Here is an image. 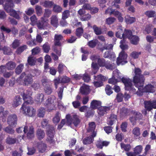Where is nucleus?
<instances>
[{
  "label": "nucleus",
  "instance_id": "obj_30",
  "mask_svg": "<svg viewBox=\"0 0 156 156\" xmlns=\"http://www.w3.org/2000/svg\"><path fill=\"white\" fill-rule=\"evenodd\" d=\"M51 23L54 27H57L58 25V19L55 16H52L51 18Z\"/></svg>",
  "mask_w": 156,
  "mask_h": 156
},
{
  "label": "nucleus",
  "instance_id": "obj_53",
  "mask_svg": "<svg viewBox=\"0 0 156 156\" xmlns=\"http://www.w3.org/2000/svg\"><path fill=\"white\" fill-rule=\"evenodd\" d=\"M124 96L121 93H119L116 95L115 101L118 102H122L123 100Z\"/></svg>",
  "mask_w": 156,
  "mask_h": 156
},
{
  "label": "nucleus",
  "instance_id": "obj_28",
  "mask_svg": "<svg viewBox=\"0 0 156 156\" xmlns=\"http://www.w3.org/2000/svg\"><path fill=\"white\" fill-rule=\"evenodd\" d=\"M131 43L135 45H137L139 41V37L136 35H132L129 39Z\"/></svg>",
  "mask_w": 156,
  "mask_h": 156
},
{
  "label": "nucleus",
  "instance_id": "obj_37",
  "mask_svg": "<svg viewBox=\"0 0 156 156\" xmlns=\"http://www.w3.org/2000/svg\"><path fill=\"white\" fill-rule=\"evenodd\" d=\"M41 83L42 85L44 87L46 86H48L50 85V81L47 78H42L41 80Z\"/></svg>",
  "mask_w": 156,
  "mask_h": 156
},
{
  "label": "nucleus",
  "instance_id": "obj_13",
  "mask_svg": "<svg viewBox=\"0 0 156 156\" xmlns=\"http://www.w3.org/2000/svg\"><path fill=\"white\" fill-rule=\"evenodd\" d=\"M96 125L94 122H90L89 123V127L87 129V132L90 133L91 136L94 137L96 136V132H95Z\"/></svg>",
  "mask_w": 156,
  "mask_h": 156
},
{
  "label": "nucleus",
  "instance_id": "obj_48",
  "mask_svg": "<svg viewBox=\"0 0 156 156\" xmlns=\"http://www.w3.org/2000/svg\"><path fill=\"white\" fill-rule=\"evenodd\" d=\"M105 67L107 69L113 70L115 68V66L111 63L109 62L106 61L105 62Z\"/></svg>",
  "mask_w": 156,
  "mask_h": 156
},
{
  "label": "nucleus",
  "instance_id": "obj_41",
  "mask_svg": "<svg viewBox=\"0 0 156 156\" xmlns=\"http://www.w3.org/2000/svg\"><path fill=\"white\" fill-rule=\"evenodd\" d=\"M97 43L98 40L97 39H94L89 41L87 44L90 47L93 48L95 47Z\"/></svg>",
  "mask_w": 156,
  "mask_h": 156
},
{
  "label": "nucleus",
  "instance_id": "obj_17",
  "mask_svg": "<svg viewBox=\"0 0 156 156\" xmlns=\"http://www.w3.org/2000/svg\"><path fill=\"white\" fill-rule=\"evenodd\" d=\"M112 107L109 106H101L98 107V115L101 116L107 113V112L109 111Z\"/></svg>",
  "mask_w": 156,
  "mask_h": 156
},
{
  "label": "nucleus",
  "instance_id": "obj_58",
  "mask_svg": "<svg viewBox=\"0 0 156 156\" xmlns=\"http://www.w3.org/2000/svg\"><path fill=\"white\" fill-rule=\"evenodd\" d=\"M128 109L124 107H123L121 108L120 111V115L123 116L126 115L128 113Z\"/></svg>",
  "mask_w": 156,
  "mask_h": 156
},
{
  "label": "nucleus",
  "instance_id": "obj_57",
  "mask_svg": "<svg viewBox=\"0 0 156 156\" xmlns=\"http://www.w3.org/2000/svg\"><path fill=\"white\" fill-rule=\"evenodd\" d=\"M20 40L16 39L12 44V47L14 49H16L20 45Z\"/></svg>",
  "mask_w": 156,
  "mask_h": 156
},
{
  "label": "nucleus",
  "instance_id": "obj_8",
  "mask_svg": "<svg viewBox=\"0 0 156 156\" xmlns=\"http://www.w3.org/2000/svg\"><path fill=\"white\" fill-rule=\"evenodd\" d=\"M146 109L142 111V113L144 115L147 114V111H150L153 108H156V101H146L144 103Z\"/></svg>",
  "mask_w": 156,
  "mask_h": 156
},
{
  "label": "nucleus",
  "instance_id": "obj_25",
  "mask_svg": "<svg viewBox=\"0 0 156 156\" xmlns=\"http://www.w3.org/2000/svg\"><path fill=\"white\" fill-rule=\"evenodd\" d=\"M27 63L26 64V66L28 64L30 66H32L35 65L36 60L35 58L33 57L30 56L28 57L27 60Z\"/></svg>",
  "mask_w": 156,
  "mask_h": 156
},
{
  "label": "nucleus",
  "instance_id": "obj_60",
  "mask_svg": "<svg viewBox=\"0 0 156 156\" xmlns=\"http://www.w3.org/2000/svg\"><path fill=\"white\" fill-rule=\"evenodd\" d=\"M11 126H9L5 128L4 129V131L8 133L11 134L13 133L14 132V130L11 128Z\"/></svg>",
  "mask_w": 156,
  "mask_h": 156
},
{
  "label": "nucleus",
  "instance_id": "obj_62",
  "mask_svg": "<svg viewBox=\"0 0 156 156\" xmlns=\"http://www.w3.org/2000/svg\"><path fill=\"white\" fill-rule=\"evenodd\" d=\"M109 144V142L107 141L99 142L98 144V148L102 149L104 146H107Z\"/></svg>",
  "mask_w": 156,
  "mask_h": 156
},
{
  "label": "nucleus",
  "instance_id": "obj_4",
  "mask_svg": "<svg viewBox=\"0 0 156 156\" xmlns=\"http://www.w3.org/2000/svg\"><path fill=\"white\" fill-rule=\"evenodd\" d=\"M135 75L133 77V81L136 87L140 84L142 85L143 82H144V76L141 74V70L138 68L135 69Z\"/></svg>",
  "mask_w": 156,
  "mask_h": 156
},
{
  "label": "nucleus",
  "instance_id": "obj_32",
  "mask_svg": "<svg viewBox=\"0 0 156 156\" xmlns=\"http://www.w3.org/2000/svg\"><path fill=\"white\" fill-rule=\"evenodd\" d=\"M17 141L16 138H13L10 136H8L6 140V143L9 145H12L15 144Z\"/></svg>",
  "mask_w": 156,
  "mask_h": 156
},
{
  "label": "nucleus",
  "instance_id": "obj_38",
  "mask_svg": "<svg viewBox=\"0 0 156 156\" xmlns=\"http://www.w3.org/2000/svg\"><path fill=\"white\" fill-rule=\"evenodd\" d=\"M91 136L87 137L85 138L83 140V143L84 144L87 145L90 144L93 142V138Z\"/></svg>",
  "mask_w": 156,
  "mask_h": 156
},
{
  "label": "nucleus",
  "instance_id": "obj_31",
  "mask_svg": "<svg viewBox=\"0 0 156 156\" xmlns=\"http://www.w3.org/2000/svg\"><path fill=\"white\" fill-rule=\"evenodd\" d=\"M91 68L92 74H95L98 72V63L93 62L91 65Z\"/></svg>",
  "mask_w": 156,
  "mask_h": 156
},
{
  "label": "nucleus",
  "instance_id": "obj_35",
  "mask_svg": "<svg viewBox=\"0 0 156 156\" xmlns=\"http://www.w3.org/2000/svg\"><path fill=\"white\" fill-rule=\"evenodd\" d=\"M43 6L45 8H51L54 4L53 2L45 0L43 2Z\"/></svg>",
  "mask_w": 156,
  "mask_h": 156
},
{
  "label": "nucleus",
  "instance_id": "obj_36",
  "mask_svg": "<svg viewBox=\"0 0 156 156\" xmlns=\"http://www.w3.org/2000/svg\"><path fill=\"white\" fill-rule=\"evenodd\" d=\"M125 22L128 24H131L136 21L135 17H131L127 16L125 17Z\"/></svg>",
  "mask_w": 156,
  "mask_h": 156
},
{
  "label": "nucleus",
  "instance_id": "obj_5",
  "mask_svg": "<svg viewBox=\"0 0 156 156\" xmlns=\"http://www.w3.org/2000/svg\"><path fill=\"white\" fill-rule=\"evenodd\" d=\"M46 129V134L47 136V141L49 142L50 144L54 143L55 140L54 138L55 134L54 127L49 124Z\"/></svg>",
  "mask_w": 156,
  "mask_h": 156
},
{
  "label": "nucleus",
  "instance_id": "obj_20",
  "mask_svg": "<svg viewBox=\"0 0 156 156\" xmlns=\"http://www.w3.org/2000/svg\"><path fill=\"white\" fill-rule=\"evenodd\" d=\"M73 124L75 126H77L81 122L80 117L74 114L73 115Z\"/></svg>",
  "mask_w": 156,
  "mask_h": 156
},
{
  "label": "nucleus",
  "instance_id": "obj_52",
  "mask_svg": "<svg viewBox=\"0 0 156 156\" xmlns=\"http://www.w3.org/2000/svg\"><path fill=\"white\" fill-rule=\"evenodd\" d=\"M66 66L63 63H60L58 64L57 68L59 74L62 73Z\"/></svg>",
  "mask_w": 156,
  "mask_h": 156
},
{
  "label": "nucleus",
  "instance_id": "obj_10",
  "mask_svg": "<svg viewBox=\"0 0 156 156\" xmlns=\"http://www.w3.org/2000/svg\"><path fill=\"white\" fill-rule=\"evenodd\" d=\"M127 57V55L122 51L119 54V56L117 58L116 63L118 65L120 64H123L124 63H127V61H126Z\"/></svg>",
  "mask_w": 156,
  "mask_h": 156
},
{
  "label": "nucleus",
  "instance_id": "obj_59",
  "mask_svg": "<svg viewBox=\"0 0 156 156\" xmlns=\"http://www.w3.org/2000/svg\"><path fill=\"white\" fill-rule=\"evenodd\" d=\"M82 78L85 82L88 83L90 80V77L87 73H85L83 75Z\"/></svg>",
  "mask_w": 156,
  "mask_h": 156
},
{
  "label": "nucleus",
  "instance_id": "obj_11",
  "mask_svg": "<svg viewBox=\"0 0 156 156\" xmlns=\"http://www.w3.org/2000/svg\"><path fill=\"white\" fill-rule=\"evenodd\" d=\"M17 118L14 114L9 115L8 118L7 122L9 126L12 127H15L17 125Z\"/></svg>",
  "mask_w": 156,
  "mask_h": 156
},
{
  "label": "nucleus",
  "instance_id": "obj_2",
  "mask_svg": "<svg viewBox=\"0 0 156 156\" xmlns=\"http://www.w3.org/2000/svg\"><path fill=\"white\" fill-rule=\"evenodd\" d=\"M16 131L18 133H22L23 131L25 133H27V136L28 139H32L34 136V129L30 125H26L24 127H19L16 129Z\"/></svg>",
  "mask_w": 156,
  "mask_h": 156
},
{
  "label": "nucleus",
  "instance_id": "obj_16",
  "mask_svg": "<svg viewBox=\"0 0 156 156\" xmlns=\"http://www.w3.org/2000/svg\"><path fill=\"white\" fill-rule=\"evenodd\" d=\"M9 9V11H5L7 13H9L10 16L18 20H19L20 18V15L21 14V12L20 11H16L12 9V8H11Z\"/></svg>",
  "mask_w": 156,
  "mask_h": 156
},
{
  "label": "nucleus",
  "instance_id": "obj_26",
  "mask_svg": "<svg viewBox=\"0 0 156 156\" xmlns=\"http://www.w3.org/2000/svg\"><path fill=\"white\" fill-rule=\"evenodd\" d=\"M103 57L105 58H109L112 59L115 57V53L110 51H106L104 53Z\"/></svg>",
  "mask_w": 156,
  "mask_h": 156
},
{
  "label": "nucleus",
  "instance_id": "obj_40",
  "mask_svg": "<svg viewBox=\"0 0 156 156\" xmlns=\"http://www.w3.org/2000/svg\"><path fill=\"white\" fill-rule=\"evenodd\" d=\"M35 9L36 13L38 16H41L43 14L42 9L41 6L37 5H36Z\"/></svg>",
  "mask_w": 156,
  "mask_h": 156
},
{
  "label": "nucleus",
  "instance_id": "obj_7",
  "mask_svg": "<svg viewBox=\"0 0 156 156\" xmlns=\"http://www.w3.org/2000/svg\"><path fill=\"white\" fill-rule=\"evenodd\" d=\"M122 81L124 84L126 90L136 93V89L133 87L131 80L128 78L123 77L122 79Z\"/></svg>",
  "mask_w": 156,
  "mask_h": 156
},
{
  "label": "nucleus",
  "instance_id": "obj_6",
  "mask_svg": "<svg viewBox=\"0 0 156 156\" xmlns=\"http://www.w3.org/2000/svg\"><path fill=\"white\" fill-rule=\"evenodd\" d=\"M20 110L23 114L29 116H33L35 114L36 110L33 107L24 105V104L22 105Z\"/></svg>",
  "mask_w": 156,
  "mask_h": 156
},
{
  "label": "nucleus",
  "instance_id": "obj_47",
  "mask_svg": "<svg viewBox=\"0 0 156 156\" xmlns=\"http://www.w3.org/2000/svg\"><path fill=\"white\" fill-rule=\"evenodd\" d=\"M30 19L31 21L30 24L32 26L35 25L38 22L37 19L35 15H34L31 16L30 18Z\"/></svg>",
  "mask_w": 156,
  "mask_h": 156
},
{
  "label": "nucleus",
  "instance_id": "obj_39",
  "mask_svg": "<svg viewBox=\"0 0 156 156\" xmlns=\"http://www.w3.org/2000/svg\"><path fill=\"white\" fill-rule=\"evenodd\" d=\"M83 32V30L82 27H78L76 29L75 34L79 38L81 37Z\"/></svg>",
  "mask_w": 156,
  "mask_h": 156
},
{
  "label": "nucleus",
  "instance_id": "obj_54",
  "mask_svg": "<svg viewBox=\"0 0 156 156\" xmlns=\"http://www.w3.org/2000/svg\"><path fill=\"white\" fill-rule=\"evenodd\" d=\"M45 113V109L43 108H41L38 110L37 116L39 117H43Z\"/></svg>",
  "mask_w": 156,
  "mask_h": 156
},
{
  "label": "nucleus",
  "instance_id": "obj_33",
  "mask_svg": "<svg viewBox=\"0 0 156 156\" xmlns=\"http://www.w3.org/2000/svg\"><path fill=\"white\" fill-rule=\"evenodd\" d=\"M7 69L8 70H12L16 66V63L12 61H9L6 64Z\"/></svg>",
  "mask_w": 156,
  "mask_h": 156
},
{
  "label": "nucleus",
  "instance_id": "obj_34",
  "mask_svg": "<svg viewBox=\"0 0 156 156\" xmlns=\"http://www.w3.org/2000/svg\"><path fill=\"white\" fill-rule=\"evenodd\" d=\"M24 67V64L23 63H21L18 65L15 70L16 74L18 75L20 74L22 72Z\"/></svg>",
  "mask_w": 156,
  "mask_h": 156
},
{
  "label": "nucleus",
  "instance_id": "obj_56",
  "mask_svg": "<svg viewBox=\"0 0 156 156\" xmlns=\"http://www.w3.org/2000/svg\"><path fill=\"white\" fill-rule=\"evenodd\" d=\"M90 107L91 109H96L98 108V100H93L91 102Z\"/></svg>",
  "mask_w": 156,
  "mask_h": 156
},
{
  "label": "nucleus",
  "instance_id": "obj_63",
  "mask_svg": "<svg viewBox=\"0 0 156 156\" xmlns=\"http://www.w3.org/2000/svg\"><path fill=\"white\" fill-rule=\"evenodd\" d=\"M60 119V117L59 116V113L58 112L56 114L55 117L53 118L52 120L54 124H57L59 122Z\"/></svg>",
  "mask_w": 156,
  "mask_h": 156
},
{
  "label": "nucleus",
  "instance_id": "obj_49",
  "mask_svg": "<svg viewBox=\"0 0 156 156\" xmlns=\"http://www.w3.org/2000/svg\"><path fill=\"white\" fill-rule=\"evenodd\" d=\"M2 50L3 51V53L5 55H10L12 53L11 49L9 47L5 46Z\"/></svg>",
  "mask_w": 156,
  "mask_h": 156
},
{
  "label": "nucleus",
  "instance_id": "obj_3",
  "mask_svg": "<svg viewBox=\"0 0 156 156\" xmlns=\"http://www.w3.org/2000/svg\"><path fill=\"white\" fill-rule=\"evenodd\" d=\"M144 83L143 82L142 85H141V84H140L136 87L138 91H137L136 92V94L138 95H142L144 92L153 93L155 91L154 87L151 84H148L144 88L143 87Z\"/></svg>",
  "mask_w": 156,
  "mask_h": 156
},
{
  "label": "nucleus",
  "instance_id": "obj_14",
  "mask_svg": "<svg viewBox=\"0 0 156 156\" xmlns=\"http://www.w3.org/2000/svg\"><path fill=\"white\" fill-rule=\"evenodd\" d=\"M54 101L51 97H48L44 105L48 110H52L54 109L55 106L53 104Z\"/></svg>",
  "mask_w": 156,
  "mask_h": 156
},
{
  "label": "nucleus",
  "instance_id": "obj_44",
  "mask_svg": "<svg viewBox=\"0 0 156 156\" xmlns=\"http://www.w3.org/2000/svg\"><path fill=\"white\" fill-rule=\"evenodd\" d=\"M42 49L44 52L48 53L50 49V46L48 42H46L42 46Z\"/></svg>",
  "mask_w": 156,
  "mask_h": 156
},
{
  "label": "nucleus",
  "instance_id": "obj_46",
  "mask_svg": "<svg viewBox=\"0 0 156 156\" xmlns=\"http://www.w3.org/2000/svg\"><path fill=\"white\" fill-rule=\"evenodd\" d=\"M62 10V8L60 6L54 4L53 5V11L55 13L61 12Z\"/></svg>",
  "mask_w": 156,
  "mask_h": 156
},
{
  "label": "nucleus",
  "instance_id": "obj_29",
  "mask_svg": "<svg viewBox=\"0 0 156 156\" xmlns=\"http://www.w3.org/2000/svg\"><path fill=\"white\" fill-rule=\"evenodd\" d=\"M107 80L106 78L101 75H98V87L103 85V82Z\"/></svg>",
  "mask_w": 156,
  "mask_h": 156
},
{
  "label": "nucleus",
  "instance_id": "obj_23",
  "mask_svg": "<svg viewBox=\"0 0 156 156\" xmlns=\"http://www.w3.org/2000/svg\"><path fill=\"white\" fill-rule=\"evenodd\" d=\"M36 136L39 140L43 139L45 135L44 131L41 129H38L36 131Z\"/></svg>",
  "mask_w": 156,
  "mask_h": 156
},
{
  "label": "nucleus",
  "instance_id": "obj_21",
  "mask_svg": "<svg viewBox=\"0 0 156 156\" xmlns=\"http://www.w3.org/2000/svg\"><path fill=\"white\" fill-rule=\"evenodd\" d=\"M37 147L39 152L41 153L44 152L47 148L46 144L43 143L42 141H41L38 144Z\"/></svg>",
  "mask_w": 156,
  "mask_h": 156
},
{
  "label": "nucleus",
  "instance_id": "obj_42",
  "mask_svg": "<svg viewBox=\"0 0 156 156\" xmlns=\"http://www.w3.org/2000/svg\"><path fill=\"white\" fill-rule=\"evenodd\" d=\"M44 90L46 94L50 95L53 92V89L50 85L44 87Z\"/></svg>",
  "mask_w": 156,
  "mask_h": 156
},
{
  "label": "nucleus",
  "instance_id": "obj_22",
  "mask_svg": "<svg viewBox=\"0 0 156 156\" xmlns=\"http://www.w3.org/2000/svg\"><path fill=\"white\" fill-rule=\"evenodd\" d=\"M116 120V115L114 114H112L107 119V124L109 125L112 126Z\"/></svg>",
  "mask_w": 156,
  "mask_h": 156
},
{
  "label": "nucleus",
  "instance_id": "obj_1",
  "mask_svg": "<svg viewBox=\"0 0 156 156\" xmlns=\"http://www.w3.org/2000/svg\"><path fill=\"white\" fill-rule=\"evenodd\" d=\"M16 81L20 84L28 86L31 84L33 82V76L31 74H27L25 72H23Z\"/></svg>",
  "mask_w": 156,
  "mask_h": 156
},
{
  "label": "nucleus",
  "instance_id": "obj_9",
  "mask_svg": "<svg viewBox=\"0 0 156 156\" xmlns=\"http://www.w3.org/2000/svg\"><path fill=\"white\" fill-rule=\"evenodd\" d=\"M31 92L29 89L27 90L22 95L24 102L23 104L27 105V104H32L34 102L33 98L30 96Z\"/></svg>",
  "mask_w": 156,
  "mask_h": 156
},
{
  "label": "nucleus",
  "instance_id": "obj_51",
  "mask_svg": "<svg viewBox=\"0 0 156 156\" xmlns=\"http://www.w3.org/2000/svg\"><path fill=\"white\" fill-rule=\"evenodd\" d=\"M123 32V29H122L121 27H119L118 28V31L116 32L115 33L116 36L120 39L122 38L121 36L122 34V33Z\"/></svg>",
  "mask_w": 156,
  "mask_h": 156
},
{
  "label": "nucleus",
  "instance_id": "obj_43",
  "mask_svg": "<svg viewBox=\"0 0 156 156\" xmlns=\"http://www.w3.org/2000/svg\"><path fill=\"white\" fill-rule=\"evenodd\" d=\"M27 48V46L26 45H22L18 47L16 50V53L17 54H20L22 52H23Z\"/></svg>",
  "mask_w": 156,
  "mask_h": 156
},
{
  "label": "nucleus",
  "instance_id": "obj_50",
  "mask_svg": "<svg viewBox=\"0 0 156 156\" xmlns=\"http://www.w3.org/2000/svg\"><path fill=\"white\" fill-rule=\"evenodd\" d=\"M142 149L143 147L141 145L137 146L134 148V152L136 154H140L141 153Z\"/></svg>",
  "mask_w": 156,
  "mask_h": 156
},
{
  "label": "nucleus",
  "instance_id": "obj_45",
  "mask_svg": "<svg viewBox=\"0 0 156 156\" xmlns=\"http://www.w3.org/2000/svg\"><path fill=\"white\" fill-rule=\"evenodd\" d=\"M145 14L149 18L153 17L156 16L155 12L153 10L147 11L145 12Z\"/></svg>",
  "mask_w": 156,
  "mask_h": 156
},
{
  "label": "nucleus",
  "instance_id": "obj_64",
  "mask_svg": "<svg viewBox=\"0 0 156 156\" xmlns=\"http://www.w3.org/2000/svg\"><path fill=\"white\" fill-rule=\"evenodd\" d=\"M105 62V60L104 58H98V66L104 67Z\"/></svg>",
  "mask_w": 156,
  "mask_h": 156
},
{
  "label": "nucleus",
  "instance_id": "obj_61",
  "mask_svg": "<svg viewBox=\"0 0 156 156\" xmlns=\"http://www.w3.org/2000/svg\"><path fill=\"white\" fill-rule=\"evenodd\" d=\"M69 11L68 10H65L62 13V19L64 20H65L69 17Z\"/></svg>",
  "mask_w": 156,
  "mask_h": 156
},
{
  "label": "nucleus",
  "instance_id": "obj_15",
  "mask_svg": "<svg viewBox=\"0 0 156 156\" xmlns=\"http://www.w3.org/2000/svg\"><path fill=\"white\" fill-rule=\"evenodd\" d=\"M99 41H98V43ZM113 47V45L112 44H107L105 45L104 43L100 44L98 43V49L101 51H102L104 49L108 50H112Z\"/></svg>",
  "mask_w": 156,
  "mask_h": 156
},
{
  "label": "nucleus",
  "instance_id": "obj_12",
  "mask_svg": "<svg viewBox=\"0 0 156 156\" xmlns=\"http://www.w3.org/2000/svg\"><path fill=\"white\" fill-rule=\"evenodd\" d=\"M65 41L63 37L61 34H55L54 36V44L55 46H61L62 42Z\"/></svg>",
  "mask_w": 156,
  "mask_h": 156
},
{
  "label": "nucleus",
  "instance_id": "obj_18",
  "mask_svg": "<svg viewBox=\"0 0 156 156\" xmlns=\"http://www.w3.org/2000/svg\"><path fill=\"white\" fill-rule=\"evenodd\" d=\"M47 23L45 20L44 17L41 18V20H38L36 24L39 29H44L47 26Z\"/></svg>",
  "mask_w": 156,
  "mask_h": 156
},
{
  "label": "nucleus",
  "instance_id": "obj_19",
  "mask_svg": "<svg viewBox=\"0 0 156 156\" xmlns=\"http://www.w3.org/2000/svg\"><path fill=\"white\" fill-rule=\"evenodd\" d=\"M80 92L83 95H87L90 93L89 86L86 85H83L80 87Z\"/></svg>",
  "mask_w": 156,
  "mask_h": 156
},
{
  "label": "nucleus",
  "instance_id": "obj_24",
  "mask_svg": "<svg viewBox=\"0 0 156 156\" xmlns=\"http://www.w3.org/2000/svg\"><path fill=\"white\" fill-rule=\"evenodd\" d=\"M22 98L19 95L16 96L14 99L13 105V106L16 107L21 104Z\"/></svg>",
  "mask_w": 156,
  "mask_h": 156
},
{
  "label": "nucleus",
  "instance_id": "obj_55",
  "mask_svg": "<svg viewBox=\"0 0 156 156\" xmlns=\"http://www.w3.org/2000/svg\"><path fill=\"white\" fill-rule=\"evenodd\" d=\"M132 133L135 136H139L140 134V128L137 127L134 128L132 131Z\"/></svg>",
  "mask_w": 156,
  "mask_h": 156
},
{
  "label": "nucleus",
  "instance_id": "obj_27",
  "mask_svg": "<svg viewBox=\"0 0 156 156\" xmlns=\"http://www.w3.org/2000/svg\"><path fill=\"white\" fill-rule=\"evenodd\" d=\"M132 35V33L130 30L125 29L124 33L122 34V37L124 38H127L129 39Z\"/></svg>",
  "mask_w": 156,
  "mask_h": 156
}]
</instances>
